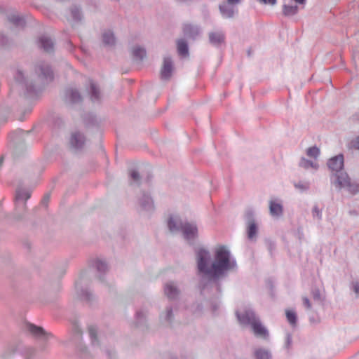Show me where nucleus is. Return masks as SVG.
Wrapping results in <instances>:
<instances>
[{
    "label": "nucleus",
    "mask_w": 359,
    "mask_h": 359,
    "mask_svg": "<svg viewBox=\"0 0 359 359\" xmlns=\"http://www.w3.org/2000/svg\"><path fill=\"white\" fill-rule=\"evenodd\" d=\"M130 177L135 182L139 181L140 179L139 173L137 172H136L135 170H133L130 172Z\"/></svg>",
    "instance_id": "c756f323"
},
{
    "label": "nucleus",
    "mask_w": 359,
    "mask_h": 359,
    "mask_svg": "<svg viewBox=\"0 0 359 359\" xmlns=\"http://www.w3.org/2000/svg\"><path fill=\"white\" fill-rule=\"evenodd\" d=\"M263 4H269L273 6L276 4V0H259Z\"/></svg>",
    "instance_id": "473e14b6"
},
{
    "label": "nucleus",
    "mask_w": 359,
    "mask_h": 359,
    "mask_svg": "<svg viewBox=\"0 0 359 359\" xmlns=\"http://www.w3.org/2000/svg\"><path fill=\"white\" fill-rule=\"evenodd\" d=\"M97 268L100 271H105L107 269V265L104 262H98L97 263Z\"/></svg>",
    "instance_id": "7c9ffc66"
},
{
    "label": "nucleus",
    "mask_w": 359,
    "mask_h": 359,
    "mask_svg": "<svg viewBox=\"0 0 359 359\" xmlns=\"http://www.w3.org/2000/svg\"><path fill=\"white\" fill-rule=\"evenodd\" d=\"M84 142L83 136L80 133H74L71 138V144L76 148L81 147Z\"/></svg>",
    "instance_id": "9b49d317"
},
{
    "label": "nucleus",
    "mask_w": 359,
    "mask_h": 359,
    "mask_svg": "<svg viewBox=\"0 0 359 359\" xmlns=\"http://www.w3.org/2000/svg\"><path fill=\"white\" fill-rule=\"evenodd\" d=\"M350 149H359V137L352 140L348 145Z\"/></svg>",
    "instance_id": "cd10ccee"
},
{
    "label": "nucleus",
    "mask_w": 359,
    "mask_h": 359,
    "mask_svg": "<svg viewBox=\"0 0 359 359\" xmlns=\"http://www.w3.org/2000/svg\"><path fill=\"white\" fill-rule=\"evenodd\" d=\"M41 47L46 52H50L53 48V43L52 41L45 36L41 37L39 39Z\"/></svg>",
    "instance_id": "9d476101"
},
{
    "label": "nucleus",
    "mask_w": 359,
    "mask_h": 359,
    "mask_svg": "<svg viewBox=\"0 0 359 359\" xmlns=\"http://www.w3.org/2000/svg\"><path fill=\"white\" fill-rule=\"evenodd\" d=\"M306 154L309 157L316 158L320 154V149L316 147H310L307 149Z\"/></svg>",
    "instance_id": "a878e982"
},
{
    "label": "nucleus",
    "mask_w": 359,
    "mask_h": 359,
    "mask_svg": "<svg viewBox=\"0 0 359 359\" xmlns=\"http://www.w3.org/2000/svg\"><path fill=\"white\" fill-rule=\"evenodd\" d=\"M49 200V196H46L43 200V203H45V202H47Z\"/></svg>",
    "instance_id": "58836bf2"
},
{
    "label": "nucleus",
    "mask_w": 359,
    "mask_h": 359,
    "mask_svg": "<svg viewBox=\"0 0 359 359\" xmlns=\"http://www.w3.org/2000/svg\"><path fill=\"white\" fill-rule=\"evenodd\" d=\"M133 55L137 59H142L146 55V52L142 48H136L133 49Z\"/></svg>",
    "instance_id": "393cba45"
},
{
    "label": "nucleus",
    "mask_w": 359,
    "mask_h": 359,
    "mask_svg": "<svg viewBox=\"0 0 359 359\" xmlns=\"http://www.w3.org/2000/svg\"><path fill=\"white\" fill-rule=\"evenodd\" d=\"M189 27L188 25H186L184 31L186 32V29Z\"/></svg>",
    "instance_id": "a19ab883"
},
{
    "label": "nucleus",
    "mask_w": 359,
    "mask_h": 359,
    "mask_svg": "<svg viewBox=\"0 0 359 359\" xmlns=\"http://www.w3.org/2000/svg\"><path fill=\"white\" fill-rule=\"evenodd\" d=\"M28 330L36 337H42L45 336L46 333L43 329L41 327L35 326L34 325L29 324L27 326Z\"/></svg>",
    "instance_id": "f8f14e48"
},
{
    "label": "nucleus",
    "mask_w": 359,
    "mask_h": 359,
    "mask_svg": "<svg viewBox=\"0 0 359 359\" xmlns=\"http://www.w3.org/2000/svg\"><path fill=\"white\" fill-rule=\"evenodd\" d=\"M337 184L339 187H346L351 193H357L359 191V185L351 183L350 178L345 172H341L337 175Z\"/></svg>",
    "instance_id": "7ed1b4c3"
},
{
    "label": "nucleus",
    "mask_w": 359,
    "mask_h": 359,
    "mask_svg": "<svg viewBox=\"0 0 359 359\" xmlns=\"http://www.w3.org/2000/svg\"><path fill=\"white\" fill-rule=\"evenodd\" d=\"M172 71V62L170 58L166 57L163 60V67L161 70V76L163 79H168Z\"/></svg>",
    "instance_id": "39448f33"
},
{
    "label": "nucleus",
    "mask_w": 359,
    "mask_h": 359,
    "mask_svg": "<svg viewBox=\"0 0 359 359\" xmlns=\"http://www.w3.org/2000/svg\"><path fill=\"white\" fill-rule=\"evenodd\" d=\"M256 359H269L271 355L269 353L263 349H258L255 352Z\"/></svg>",
    "instance_id": "5701e85b"
},
{
    "label": "nucleus",
    "mask_w": 359,
    "mask_h": 359,
    "mask_svg": "<svg viewBox=\"0 0 359 359\" xmlns=\"http://www.w3.org/2000/svg\"><path fill=\"white\" fill-rule=\"evenodd\" d=\"M298 7L297 6H283V14L285 15H292L297 13Z\"/></svg>",
    "instance_id": "aec40b11"
},
{
    "label": "nucleus",
    "mask_w": 359,
    "mask_h": 359,
    "mask_svg": "<svg viewBox=\"0 0 359 359\" xmlns=\"http://www.w3.org/2000/svg\"><path fill=\"white\" fill-rule=\"evenodd\" d=\"M295 186H296V187L302 189H306L308 188L307 184H296Z\"/></svg>",
    "instance_id": "72a5a7b5"
},
{
    "label": "nucleus",
    "mask_w": 359,
    "mask_h": 359,
    "mask_svg": "<svg viewBox=\"0 0 359 359\" xmlns=\"http://www.w3.org/2000/svg\"><path fill=\"white\" fill-rule=\"evenodd\" d=\"M182 230L186 239L194 238L197 233V228L194 224H185L182 226Z\"/></svg>",
    "instance_id": "423d86ee"
},
{
    "label": "nucleus",
    "mask_w": 359,
    "mask_h": 359,
    "mask_svg": "<svg viewBox=\"0 0 359 359\" xmlns=\"http://www.w3.org/2000/svg\"><path fill=\"white\" fill-rule=\"evenodd\" d=\"M30 193L26 190H17L15 194V203L16 204L21 203L22 205H25V203L27 200L30 198Z\"/></svg>",
    "instance_id": "0eeeda50"
},
{
    "label": "nucleus",
    "mask_w": 359,
    "mask_h": 359,
    "mask_svg": "<svg viewBox=\"0 0 359 359\" xmlns=\"http://www.w3.org/2000/svg\"><path fill=\"white\" fill-rule=\"evenodd\" d=\"M239 322L243 325H250L254 334L260 337L266 338L268 335L267 330L260 323L252 311H247L242 314L237 313Z\"/></svg>",
    "instance_id": "f03ea898"
},
{
    "label": "nucleus",
    "mask_w": 359,
    "mask_h": 359,
    "mask_svg": "<svg viewBox=\"0 0 359 359\" xmlns=\"http://www.w3.org/2000/svg\"><path fill=\"white\" fill-rule=\"evenodd\" d=\"M302 300H303V304H304V306L306 309H311V303H310L309 299L307 297H303V299H302Z\"/></svg>",
    "instance_id": "2f4dec72"
},
{
    "label": "nucleus",
    "mask_w": 359,
    "mask_h": 359,
    "mask_svg": "<svg viewBox=\"0 0 359 359\" xmlns=\"http://www.w3.org/2000/svg\"><path fill=\"white\" fill-rule=\"evenodd\" d=\"M39 71L40 72L39 76H41L46 80H52L53 77V72L48 66L45 67H39Z\"/></svg>",
    "instance_id": "ddd939ff"
},
{
    "label": "nucleus",
    "mask_w": 359,
    "mask_h": 359,
    "mask_svg": "<svg viewBox=\"0 0 359 359\" xmlns=\"http://www.w3.org/2000/svg\"><path fill=\"white\" fill-rule=\"evenodd\" d=\"M286 317L288 320V322L292 325H294L297 322V315L295 312L290 310L286 311Z\"/></svg>",
    "instance_id": "b1692460"
},
{
    "label": "nucleus",
    "mask_w": 359,
    "mask_h": 359,
    "mask_svg": "<svg viewBox=\"0 0 359 359\" xmlns=\"http://www.w3.org/2000/svg\"><path fill=\"white\" fill-rule=\"evenodd\" d=\"M169 229L171 231H173L175 230H177L178 229L177 222L172 218L170 217L168 222Z\"/></svg>",
    "instance_id": "bb28decb"
},
{
    "label": "nucleus",
    "mask_w": 359,
    "mask_h": 359,
    "mask_svg": "<svg viewBox=\"0 0 359 359\" xmlns=\"http://www.w3.org/2000/svg\"><path fill=\"white\" fill-rule=\"evenodd\" d=\"M257 225L255 222L252 220L248 222V236L250 239L253 238L257 233Z\"/></svg>",
    "instance_id": "f3484780"
},
{
    "label": "nucleus",
    "mask_w": 359,
    "mask_h": 359,
    "mask_svg": "<svg viewBox=\"0 0 359 359\" xmlns=\"http://www.w3.org/2000/svg\"><path fill=\"white\" fill-rule=\"evenodd\" d=\"M208 252L204 250L198 252V269L211 278L218 277L225 271L233 269L236 264L230 258L229 250L224 246H219L215 250V260L210 267H207L206 259Z\"/></svg>",
    "instance_id": "f257e3e1"
},
{
    "label": "nucleus",
    "mask_w": 359,
    "mask_h": 359,
    "mask_svg": "<svg viewBox=\"0 0 359 359\" xmlns=\"http://www.w3.org/2000/svg\"><path fill=\"white\" fill-rule=\"evenodd\" d=\"M300 166L305 169H309L310 168H312L316 170L318 168V165L316 163H313L304 158H303L301 160Z\"/></svg>",
    "instance_id": "6ab92c4d"
},
{
    "label": "nucleus",
    "mask_w": 359,
    "mask_h": 359,
    "mask_svg": "<svg viewBox=\"0 0 359 359\" xmlns=\"http://www.w3.org/2000/svg\"><path fill=\"white\" fill-rule=\"evenodd\" d=\"M328 166L332 171H339L344 166V156L339 155L330 159Z\"/></svg>",
    "instance_id": "20e7f679"
},
{
    "label": "nucleus",
    "mask_w": 359,
    "mask_h": 359,
    "mask_svg": "<svg viewBox=\"0 0 359 359\" xmlns=\"http://www.w3.org/2000/svg\"><path fill=\"white\" fill-rule=\"evenodd\" d=\"M241 0H227V2L229 4H231V5H234V4H237L240 2Z\"/></svg>",
    "instance_id": "f704fd0d"
},
{
    "label": "nucleus",
    "mask_w": 359,
    "mask_h": 359,
    "mask_svg": "<svg viewBox=\"0 0 359 359\" xmlns=\"http://www.w3.org/2000/svg\"><path fill=\"white\" fill-rule=\"evenodd\" d=\"M355 292L359 294V283L355 285Z\"/></svg>",
    "instance_id": "c9c22d12"
},
{
    "label": "nucleus",
    "mask_w": 359,
    "mask_h": 359,
    "mask_svg": "<svg viewBox=\"0 0 359 359\" xmlns=\"http://www.w3.org/2000/svg\"><path fill=\"white\" fill-rule=\"evenodd\" d=\"M89 334L92 339H96L97 338V330L94 327H90L88 328Z\"/></svg>",
    "instance_id": "c85d7f7f"
},
{
    "label": "nucleus",
    "mask_w": 359,
    "mask_h": 359,
    "mask_svg": "<svg viewBox=\"0 0 359 359\" xmlns=\"http://www.w3.org/2000/svg\"><path fill=\"white\" fill-rule=\"evenodd\" d=\"M269 209L270 213L273 216H280L283 212L282 205L276 201L270 202Z\"/></svg>",
    "instance_id": "6e6552de"
},
{
    "label": "nucleus",
    "mask_w": 359,
    "mask_h": 359,
    "mask_svg": "<svg viewBox=\"0 0 359 359\" xmlns=\"http://www.w3.org/2000/svg\"><path fill=\"white\" fill-rule=\"evenodd\" d=\"M171 316H172V311H171V310L168 311V313H167V318H168V320L171 318Z\"/></svg>",
    "instance_id": "4c0bfd02"
},
{
    "label": "nucleus",
    "mask_w": 359,
    "mask_h": 359,
    "mask_svg": "<svg viewBox=\"0 0 359 359\" xmlns=\"http://www.w3.org/2000/svg\"><path fill=\"white\" fill-rule=\"evenodd\" d=\"M177 51L180 55L186 56L188 55L187 43L184 40L177 41Z\"/></svg>",
    "instance_id": "4468645a"
},
{
    "label": "nucleus",
    "mask_w": 359,
    "mask_h": 359,
    "mask_svg": "<svg viewBox=\"0 0 359 359\" xmlns=\"http://www.w3.org/2000/svg\"><path fill=\"white\" fill-rule=\"evenodd\" d=\"M210 41L215 45H218L224 41V35L222 32H212L209 35Z\"/></svg>",
    "instance_id": "1a4fd4ad"
},
{
    "label": "nucleus",
    "mask_w": 359,
    "mask_h": 359,
    "mask_svg": "<svg viewBox=\"0 0 359 359\" xmlns=\"http://www.w3.org/2000/svg\"><path fill=\"white\" fill-rule=\"evenodd\" d=\"M165 293L168 297L174 298L178 294V291L172 284H167L165 287Z\"/></svg>",
    "instance_id": "dca6fc26"
},
{
    "label": "nucleus",
    "mask_w": 359,
    "mask_h": 359,
    "mask_svg": "<svg viewBox=\"0 0 359 359\" xmlns=\"http://www.w3.org/2000/svg\"><path fill=\"white\" fill-rule=\"evenodd\" d=\"M72 14L75 18H79V11H73Z\"/></svg>",
    "instance_id": "e433bc0d"
},
{
    "label": "nucleus",
    "mask_w": 359,
    "mask_h": 359,
    "mask_svg": "<svg viewBox=\"0 0 359 359\" xmlns=\"http://www.w3.org/2000/svg\"><path fill=\"white\" fill-rule=\"evenodd\" d=\"M90 99L92 100H98L100 97H99L100 93H99L98 88L93 82L90 83Z\"/></svg>",
    "instance_id": "4be33fe9"
},
{
    "label": "nucleus",
    "mask_w": 359,
    "mask_h": 359,
    "mask_svg": "<svg viewBox=\"0 0 359 359\" xmlns=\"http://www.w3.org/2000/svg\"><path fill=\"white\" fill-rule=\"evenodd\" d=\"M103 42L107 45L114 44L115 42V38L113 33L111 32H106L102 35Z\"/></svg>",
    "instance_id": "a211bd4d"
},
{
    "label": "nucleus",
    "mask_w": 359,
    "mask_h": 359,
    "mask_svg": "<svg viewBox=\"0 0 359 359\" xmlns=\"http://www.w3.org/2000/svg\"><path fill=\"white\" fill-rule=\"evenodd\" d=\"M219 10L225 18H231L233 15V8L225 4L219 6Z\"/></svg>",
    "instance_id": "2eb2a0df"
},
{
    "label": "nucleus",
    "mask_w": 359,
    "mask_h": 359,
    "mask_svg": "<svg viewBox=\"0 0 359 359\" xmlns=\"http://www.w3.org/2000/svg\"><path fill=\"white\" fill-rule=\"evenodd\" d=\"M67 95L69 96L70 101L72 102H76L81 100V96L76 90H69L67 92Z\"/></svg>",
    "instance_id": "412c9836"
},
{
    "label": "nucleus",
    "mask_w": 359,
    "mask_h": 359,
    "mask_svg": "<svg viewBox=\"0 0 359 359\" xmlns=\"http://www.w3.org/2000/svg\"><path fill=\"white\" fill-rule=\"evenodd\" d=\"M313 212L316 214V215H317L318 217L319 216L320 212H319V211H318L316 208H315V209L313 210Z\"/></svg>",
    "instance_id": "ea45409f"
}]
</instances>
